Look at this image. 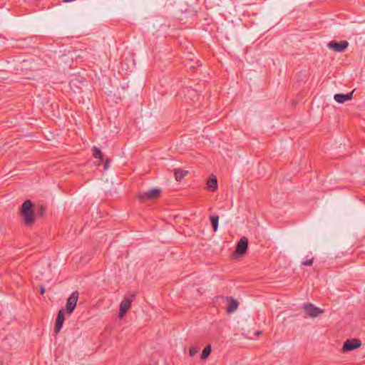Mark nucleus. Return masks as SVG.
Masks as SVG:
<instances>
[{"label":"nucleus","mask_w":365,"mask_h":365,"mask_svg":"<svg viewBox=\"0 0 365 365\" xmlns=\"http://www.w3.org/2000/svg\"><path fill=\"white\" fill-rule=\"evenodd\" d=\"M64 319H65V317H64L63 310L61 309L58 312V315L56 319L55 327H54V331L56 332V334H58L60 331V330L61 329L62 326L64 322Z\"/></svg>","instance_id":"9d476101"},{"label":"nucleus","mask_w":365,"mask_h":365,"mask_svg":"<svg viewBox=\"0 0 365 365\" xmlns=\"http://www.w3.org/2000/svg\"><path fill=\"white\" fill-rule=\"evenodd\" d=\"M185 175V173H184L180 169H177L175 170V178L177 181H180Z\"/></svg>","instance_id":"dca6fc26"},{"label":"nucleus","mask_w":365,"mask_h":365,"mask_svg":"<svg viewBox=\"0 0 365 365\" xmlns=\"http://www.w3.org/2000/svg\"><path fill=\"white\" fill-rule=\"evenodd\" d=\"M211 353V346L210 345H207L202 351V354H201V358L202 359H207L210 354Z\"/></svg>","instance_id":"f3484780"},{"label":"nucleus","mask_w":365,"mask_h":365,"mask_svg":"<svg viewBox=\"0 0 365 365\" xmlns=\"http://www.w3.org/2000/svg\"><path fill=\"white\" fill-rule=\"evenodd\" d=\"M33 204L29 200H26L21 205V213L24 222L26 225L29 226L34 221V213L32 209Z\"/></svg>","instance_id":"f03ea898"},{"label":"nucleus","mask_w":365,"mask_h":365,"mask_svg":"<svg viewBox=\"0 0 365 365\" xmlns=\"http://www.w3.org/2000/svg\"><path fill=\"white\" fill-rule=\"evenodd\" d=\"M302 264L306 265V266H312L313 264V258L306 259V260L302 262Z\"/></svg>","instance_id":"6ab92c4d"},{"label":"nucleus","mask_w":365,"mask_h":365,"mask_svg":"<svg viewBox=\"0 0 365 365\" xmlns=\"http://www.w3.org/2000/svg\"><path fill=\"white\" fill-rule=\"evenodd\" d=\"M210 220L212 223V225L213 227V230L216 232L218 228V221H219V217L218 215H210Z\"/></svg>","instance_id":"4468645a"},{"label":"nucleus","mask_w":365,"mask_h":365,"mask_svg":"<svg viewBox=\"0 0 365 365\" xmlns=\"http://www.w3.org/2000/svg\"><path fill=\"white\" fill-rule=\"evenodd\" d=\"M135 299V294L125 296L120 304L119 317H123L130 309L132 302Z\"/></svg>","instance_id":"423d86ee"},{"label":"nucleus","mask_w":365,"mask_h":365,"mask_svg":"<svg viewBox=\"0 0 365 365\" xmlns=\"http://www.w3.org/2000/svg\"><path fill=\"white\" fill-rule=\"evenodd\" d=\"M135 66V61L131 56L129 58L126 57L125 58H123L120 62L121 68H124L125 66L126 67V68H131Z\"/></svg>","instance_id":"f8f14e48"},{"label":"nucleus","mask_w":365,"mask_h":365,"mask_svg":"<svg viewBox=\"0 0 365 365\" xmlns=\"http://www.w3.org/2000/svg\"><path fill=\"white\" fill-rule=\"evenodd\" d=\"M160 193L161 190L160 188H153L145 192H140L138 197L141 201L155 200L160 197Z\"/></svg>","instance_id":"7ed1b4c3"},{"label":"nucleus","mask_w":365,"mask_h":365,"mask_svg":"<svg viewBox=\"0 0 365 365\" xmlns=\"http://www.w3.org/2000/svg\"><path fill=\"white\" fill-rule=\"evenodd\" d=\"M189 68H190V69L196 68V66H193V65H191V66H189Z\"/></svg>","instance_id":"5701e85b"},{"label":"nucleus","mask_w":365,"mask_h":365,"mask_svg":"<svg viewBox=\"0 0 365 365\" xmlns=\"http://www.w3.org/2000/svg\"><path fill=\"white\" fill-rule=\"evenodd\" d=\"M215 303L225 307L228 314L235 312L239 306L238 302L231 297L218 296L215 298Z\"/></svg>","instance_id":"f257e3e1"},{"label":"nucleus","mask_w":365,"mask_h":365,"mask_svg":"<svg viewBox=\"0 0 365 365\" xmlns=\"http://www.w3.org/2000/svg\"><path fill=\"white\" fill-rule=\"evenodd\" d=\"M200 350V348L197 346H192L189 350V354L191 356H195Z\"/></svg>","instance_id":"a211bd4d"},{"label":"nucleus","mask_w":365,"mask_h":365,"mask_svg":"<svg viewBox=\"0 0 365 365\" xmlns=\"http://www.w3.org/2000/svg\"><path fill=\"white\" fill-rule=\"evenodd\" d=\"M44 292H45V289H44V287H41V294H44Z\"/></svg>","instance_id":"4be33fe9"},{"label":"nucleus","mask_w":365,"mask_h":365,"mask_svg":"<svg viewBox=\"0 0 365 365\" xmlns=\"http://www.w3.org/2000/svg\"><path fill=\"white\" fill-rule=\"evenodd\" d=\"M93 157L96 159H99L100 160H102L103 154H102L101 150L99 148H98L97 147L94 146L93 148Z\"/></svg>","instance_id":"2eb2a0df"},{"label":"nucleus","mask_w":365,"mask_h":365,"mask_svg":"<svg viewBox=\"0 0 365 365\" xmlns=\"http://www.w3.org/2000/svg\"><path fill=\"white\" fill-rule=\"evenodd\" d=\"M248 248V239L242 237L237 242L232 256L235 258L242 256Z\"/></svg>","instance_id":"20e7f679"},{"label":"nucleus","mask_w":365,"mask_h":365,"mask_svg":"<svg viewBox=\"0 0 365 365\" xmlns=\"http://www.w3.org/2000/svg\"><path fill=\"white\" fill-rule=\"evenodd\" d=\"M78 292L77 291L73 292L68 297L66 304V312L68 315H71L74 311L78 299Z\"/></svg>","instance_id":"39448f33"},{"label":"nucleus","mask_w":365,"mask_h":365,"mask_svg":"<svg viewBox=\"0 0 365 365\" xmlns=\"http://www.w3.org/2000/svg\"><path fill=\"white\" fill-rule=\"evenodd\" d=\"M304 309L306 314L310 317L314 318L318 317L320 314L323 313V310L319 307L314 306L312 304L309 303L304 305Z\"/></svg>","instance_id":"1a4fd4ad"},{"label":"nucleus","mask_w":365,"mask_h":365,"mask_svg":"<svg viewBox=\"0 0 365 365\" xmlns=\"http://www.w3.org/2000/svg\"><path fill=\"white\" fill-rule=\"evenodd\" d=\"M361 346V342L359 339H348L346 340L342 346V351L344 352L354 350Z\"/></svg>","instance_id":"6e6552de"},{"label":"nucleus","mask_w":365,"mask_h":365,"mask_svg":"<svg viewBox=\"0 0 365 365\" xmlns=\"http://www.w3.org/2000/svg\"><path fill=\"white\" fill-rule=\"evenodd\" d=\"M207 187L212 191H215L217 189V178H215V176L212 175L209 178V180L207 182Z\"/></svg>","instance_id":"ddd939ff"},{"label":"nucleus","mask_w":365,"mask_h":365,"mask_svg":"<svg viewBox=\"0 0 365 365\" xmlns=\"http://www.w3.org/2000/svg\"><path fill=\"white\" fill-rule=\"evenodd\" d=\"M353 92L347 94L337 93L334 96V100L339 103H344V102L349 101L352 98Z\"/></svg>","instance_id":"9b49d317"},{"label":"nucleus","mask_w":365,"mask_h":365,"mask_svg":"<svg viewBox=\"0 0 365 365\" xmlns=\"http://www.w3.org/2000/svg\"><path fill=\"white\" fill-rule=\"evenodd\" d=\"M109 163H110V160L107 159L106 160V162H105V164H104V169L105 170L108 169V168L109 166Z\"/></svg>","instance_id":"aec40b11"},{"label":"nucleus","mask_w":365,"mask_h":365,"mask_svg":"<svg viewBox=\"0 0 365 365\" xmlns=\"http://www.w3.org/2000/svg\"><path fill=\"white\" fill-rule=\"evenodd\" d=\"M262 334V331H257L255 333V334L256 336H259V335H260V334Z\"/></svg>","instance_id":"412c9836"},{"label":"nucleus","mask_w":365,"mask_h":365,"mask_svg":"<svg viewBox=\"0 0 365 365\" xmlns=\"http://www.w3.org/2000/svg\"><path fill=\"white\" fill-rule=\"evenodd\" d=\"M349 43L346 41H331L328 43L329 48L335 52H343L348 47Z\"/></svg>","instance_id":"0eeeda50"}]
</instances>
